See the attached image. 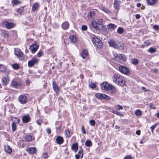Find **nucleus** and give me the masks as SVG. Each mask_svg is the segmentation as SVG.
I'll return each instance as SVG.
<instances>
[{
  "label": "nucleus",
  "instance_id": "8fccbe9b",
  "mask_svg": "<svg viewBox=\"0 0 159 159\" xmlns=\"http://www.w3.org/2000/svg\"><path fill=\"white\" fill-rule=\"evenodd\" d=\"M43 52L42 51H39L37 53V56L39 57H41L43 55Z\"/></svg>",
  "mask_w": 159,
  "mask_h": 159
},
{
  "label": "nucleus",
  "instance_id": "b1692460",
  "mask_svg": "<svg viewBox=\"0 0 159 159\" xmlns=\"http://www.w3.org/2000/svg\"><path fill=\"white\" fill-rule=\"evenodd\" d=\"M72 149L76 152L78 150V144L77 143H74L71 146Z\"/></svg>",
  "mask_w": 159,
  "mask_h": 159
},
{
  "label": "nucleus",
  "instance_id": "bf43d9fd",
  "mask_svg": "<svg viewBox=\"0 0 159 159\" xmlns=\"http://www.w3.org/2000/svg\"><path fill=\"white\" fill-rule=\"evenodd\" d=\"M115 114L119 116H122L123 115L122 113L118 111H116Z\"/></svg>",
  "mask_w": 159,
  "mask_h": 159
},
{
  "label": "nucleus",
  "instance_id": "e433bc0d",
  "mask_svg": "<svg viewBox=\"0 0 159 159\" xmlns=\"http://www.w3.org/2000/svg\"><path fill=\"white\" fill-rule=\"evenodd\" d=\"M102 10L103 11L107 14H110L111 13V12L108 9L105 7H102Z\"/></svg>",
  "mask_w": 159,
  "mask_h": 159
},
{
  "label": "nucleus",
  "instance_id": "09e8293b",
  "mask_svg": "<svg viewBox=\"0 0 159 159\" xmlns=\"http://www.w3.org/2000/svg\"><path fill=\"white\" fill-rule=\"evenodd\" d=\"M103 98H104V99H105L106 100H110V98L107 95L105 94H104L103 95Z\"/></svg>",
  "mask_w": 159,
  "mask_h": 159
},
{
  "label": "nucleus",
  "instance_id": "4468645a",
  "mask_svg": "<svg viewBox=\"0 0 159 159\" xmlns=\"http://www.w3.org/2000/svg\"><path fill=\"white\" fill-rule=\"evenodd\" d=\"M52 88L54 91L57 93L59 91V89L58 85L56 82L54 81L52 82Z\"/></svg>",
  "mask_w": 159,
  "mask_h": 159
},
{
  "label": "nucleus",
  "instance_id": "f03ea898",
  "mask_svg": "<svg viewBox=\"0 0 159 159\" xmlns=\"http://www.w3.org/2000/svg\"><path fill=\"white\" fill-rule=\"evenodd\" d=\"M92 42L97 48H101L103 47V43L102 41L97 37L93 38Z\"/></svg>",
  "mask_w": 159,
  "mask_h": 159
},
{
  "label": "nucleus",
  "instance_id": "a211bd4d",
  "mask_svg": "<svg viewBox=\"0 0 159 159\" xmlns=\"http://www.w3.org/2000/svg\"><path fill=\"white\" fill-rule=\"evenodd\" d=\"M90 27V28L92 27L96 30H98V23L95 20H93L92 21Z\"/></svg>",
  "mask_w": 159,
  "mask_h": 159
},
{
  "label": "nucleus",
  "instance_id": "680f3d73",
  "mask_svg": "<svg viewBox=\"0 0 159 159\" xmlns=\"http://www.w3.org/2000/svg\"><path fill=\"white\" fill-rule=\"evenodd\" d=\"M153 28L157 30H159V26L158 25H154L153 26Z\"/></svg>",
  "mask_w": 159,
  "mask_h": 159
},
{
  "label": "nucleus",
  "instance_id": "f704fd0d",
  "mask_svg": "<svg viewBox=\"0 0 159 159\" xmlns=\"http://www.w3.org/2000/svg\"><path fill=\"white\" fill-rule=\"evenodd\" d=\"M119 57L120 60H122L124 61L126 60L125 56L123 54H120V55L119 56Z\"/></svg>",
  "mask_w": 159,
  "mask_h": 159
},
{
  "label": "nucleus",
  "instance_id": "13d9d810",
  "mask_svg": "<svg viewBox=\"0 0 159 159\" xmlns=\"http://www.w3.org/2000/svg\"><path fill=\"white\" fill-rule=\"evenodd\" d=\"M81 129L82 133L84 134H85L86 133V132L85 131L83 125L82 126Z\"/></svg>",
  "mask_w": 159,
  "mask_h": 159
},
{
  "label": "nucleus",
  "instance_id": "79ce46f5",
  "mask_svg": "<svg viewBox=\"0 0 159 159\" xmlns=\"http://www.w3.org/2000/svg\"><path fill=\"white\" fill-rule=\"evenodd\" d=\"M12 67L15 69L17 70L19 68V66L17 64H14L12 65Z\"/></svg>",
  "mask_w": 159,
  "mask_h": 159
},
{
  "label": "nucleus",
  "instance_id": "4d7b16f0",
  "mask_svg": "<svg viewBox=\"0 0 159 159\" xmlns=\"http://www.w3.org/2000/svg\"><path fill=\"white\" fill-rule=\"evenodd\" d=\"M156 125H157V124L155 123L154 124V125H153L151 127H150L151 129V130L152 131H153L154 129L156 128Z\"/></svg>",
  "mask_w": 159,
  "mask_h": 159
},
{
  "label": "nucleus",
  "instance_id": "7ed1b4c3",
  "mask_svg": "<svg viewBox=\"0 0 159 159\" xmlns=\"http://www.w3.org/2000/svg\"><path fill=\"white\" fill-rule=\"evenodd\" d=\"M14 53L19 59L22 61L24 59V56L23 52L18 48H14Z\"/></svg>",
  "mask_w": 159,
  "mask_h": 159
},
{
  "label": "nucleus",
  "instance_id": "e2e57ef3",
  "mask_svg": "<svg viewBox=\"0 0 159 159\" xmlns=\"http://www.w3.org/2000/svg\"><path fill=\"white\" fill-rule=\"evenodd\" d=\"M46 132L48 134H50L51 133V130L49 128H48L46 129Z\"/></svg>",
  "mask_w": 159,
  "mask_h": 159
},
{
  "label": "nucleus",
  "instance_id": "4c0bfd02",
  "mask_svg": "<svg viewBox=\"0 0 159 159\" xmlns=\"http://www.w3.org/2000/svg\"><path fill=\"white\" fill-rule=\"evenodd\" d=\"M2 35L6 38H8L9 37L8 33L7 31H4L2 32Z\"/></svg>",
  "mask_w": 159,
  "mask_h": 159
},
{
  "label": "nucleus",
  "instance_id": "c03bdc74",
  "mask_svg": "<svg viewBox=\"0 0 159 159\" xmlns=\"http://www.w3.org/2000/svg\"><path fill=\"white\" fill-rule=\"evenodd\" d=\"M12 3L15 5H18L20 4V2L18 0H12Z\"/></svg>",
  "mask_w": 159,
  "mask_h": 159
},
{
  "label": "nucleus",
  "instance_id": "423d86ee",
  "mask_svg": "<svg viewBox=\"0 0 159 159\" xmlns=\"http://www.w3.org/2000/svg\"><path fill=\"white\" fill-rule=\"evenodd\" d=\"M119 70L122 73L127 75L129 73V70L127 67L123 66H120L119 67Z\"/></svg>",
  "mask_w": 159,
  "mask_h": 159
},
{
  "label": "nucleus",
  "instance_id": "c756f323",
  "mask_svg": "<svg viewBox=\"0 0 159 159\" xmlns=\"http://www.w3.org/2000/svg\"><path fill=\"white\" fill-rule=\"evenodd\" d=\"M39 6V4L38 2H35L32 6V10L33 11L36 10V9Z\"/></svg>",
  "mask_w": 159,
  "mask_h": 159
},
{
  "label": "nucleus",
  "instance_id": "f3484780",
  "mask_svg": "<svg viewBox=\"0 0 159 159\" xmlns=\"http://www.w3.org/2000/svg\"><path fill=\"white\" fill-rule=\"evenodd\" d=\"M120 1L118 0H115L114 2V7L117 10L119 8Z\"/></svg>",
  "mask_w": 159,
  "mask_h": 159
},
{
  "label": "nucleus",
  "instance_id": "dca6fc26",
  "mask_svg": "<svg viewBox=\"0 0 159 159\" xmlns=\"http://www.w3.org/2000/svg\"><path fill=\"white\" fill-rule=\"evenodd\" d=\"M2 82L3 84L6 85L8 84V82L10 81V79L7 75H6L2 78Z\"/></svg>",
  "mask_w": 159,
  "mask_h": 159
},
{
  "label": "nucleus",
  "instance_id": "69168bd1",
  "mask_svg": "<svg viewBox=\"0 0 159 159\" xmlns=\"http://www.w3.org/2000/svg\"><path fill=\"white\" fill-rule=\"evenodd\" d=\"M75 157L76 159H79L80 157H81V156L80 155L77 154L75 155Z\"/></svg>",
  "mask_w": 159,
  "mask_h": 159
},
{
  "label": "nucleus",
  "instance_id": "9b49d317",
  "mask_svg": "<svg viewBox=\"0 0 159 159\" xmlns=\"http://www.w3.org/2000/svg\"><path fill=\"white\" fill-rule=\"evenodd\" d=\"M109 86H110V85L107 82H105L101 84V87L102 90H107L109 89Z\"/></svg>",
  "mask_w": 159,
  "mask_h": 159
},
{
  "label": "nucleus",
  "instance_id": "a878e982",
  "mask_svg": "<svg viewBox=\"0 0 159 159\" xmlns=\"http://www.w3.org/2000/svg\"><path fill=\"white\" fill-rule=\"evenodd\" d=\"M25 7V6L21 7L18 8L17 10V12L20 15L23 14L25 11L24 9Z\"/></svg>",
  "mask_w": 159,
  "mask_h": 159
},
{
  "label": "nucleus",
  "instance_id": "ea45409f",
  "mask_svg": "<svg viewBox=\"0 0 159 159\" xmlns=\"http://www.w3.org/2000/svg\"><path fill=\"white\" fill-rule=\"evenodd\" d=\"M89 86L90 88L93 89L96 87V84L95 83L91 82L89 84Z\"/></svg>",
  "mask_w": 159,
  "mask_h": 159
},
{
  "label": "nucleus",
  "instance_id": "3c124183",
  "mask_svg": "<svg viewBox=\"0 0 159 159\" xmlns=\"http://www.w3.org/2000/svg\"><path fill=\"white\" fill-rule=\"evenodd\" d=\"M145 45L146 46H148L150 44V43L149 40H146L144 42Z\"/></svg>",
  "mask_w": 159,
  "mask_h": 159
},
{
  "label": "nucleus",
  "instance_id": "6e6d98bb",
  "mask_svg": "<svg viewBox=\"0 0 159 159\" xmlns=\"http://www.w3.org/2000/svg\"><path fill=\"white\" fill-rule=\"evenodd\" d=\"M82 30H86L87 29V26L85 25H83L82 26Z\"/></svg>",
  "mask_w": 159,
  "mask_h": 159
},
{
  "label": "nucleus",
  "instance_id": "6ab92c4d",
  "mask_svg": "<svg viewBox=\"0 0 159 159\" xmlns=\"http://www.w3.org/2000/svg\"><path fill=\"white\" fill-rule=\"evenodd\" d=\"M61 27L64 30H66L68 29L69 26V23L67 21L64 22L61 24Z\"/></svg>",
  "mask_w": 159,
  "mask_h": 159
},
{
  "label": "nucleus",
  "instance_id": "393cba45",
  "mask_svg": "<svg viewBox=\"0 0 159 159\" xmlns=\"http://www.w3.org/2000/svg\"><path fill=\"white\" fill-rule=\"evenodd\" d=\"M32 139V136L31 134H29L25 136V140L26 141L30 142L31 141Z\"/></svg>",
  "mask_w": 159,
  "mask_h": 159
},
{
  "label": "nucleus",
  "instance_id": "052dcab7",
  "mask_svg": "<svg viewBox=\"0 0 159 159\" xmlns=\"http://www.w3.org/2000/svg\"><path fill=\"white\" fill-rule=\"evenodd\" d=\"M112 54L115 58H117L118 57V55L116 52H113Z\"/></svg>",
  "mask_w": 159,
  "mask_h": 159
},
{
  "label": "nucleus",
  "instance_id": "603ef678",
  "mask_svg": "<svg viewBox=\"0 0 159 159\" xmlns=\"http://www.w3.org/2000/svg\"><path fill=\"white\" fill-rule=\"evenodd\" d=\"M115 107L117 109L122 110L123 109V107L122 106H120V105H117L115 106Z\"/></svg>",
  "mask_w": 159,
  "mask_h": 159
},
{
  "label": "nucleus",
  "instance_id": "ddd939ff",
  "mask_svg": "<svg viewBox=\"0 0 159 159\" xmlns=\"http://www.w3.org/2000/svg\"><path fill=\"white\" fill-rule=\"evenodd\" d=\"M108 90L110 91V92L112 94L115 93H116L117 91V89L115 87L111 84Z\"/></svg>",
  "mask_w": 159,
  "mask_h": 159
},
{
  "label": "nucleus",
  "instance_id": "4be33fe9",
  "mask_svg": "<svg viewBox=\"0 0 159 159\" xmlns=\"http://www.w3.org/2000/svg\"><path fill=\"white\" fill-rule=\"evenodd\" d=\"M30 118L29 116H25L22 119L23 122L24 123H27L30 121Z\"/></svg>",
  "mask_w": 159,
  "mask_h": 159
},
{
  "label": "nucleus",
  "instance_id": "2eb2a0df",
  "mask_svg": "<svg viewBox=\"0 0 159 159\" xmlns=\"http://www.w3.org/2000/svg\"><path fill=\"white\" fill-rule=\"evenodd\" d=\"M15 118L16 120V123L13 122L11 124L12 130L13 131H15L16 130V123H18L20 120L18 118Z\"/></svg>",
  "mask_w": 159,
  "mask_h": 159
},
{
  "label": "nucleus",
  "instance_id": "473e14b6",
  "mask_svg": "<svg viewBox=\"0 0 159 159\" xmlns=\"http://www.w3.org/2000/svg\"><path fill=\"white\" fill-rule=\"evenodd\" d=\"M131 62L134 65L137 64L139 63L138 60L136 58H133L131 60Z\"/></svg>",
  "mask_w": 159,
  "mask_h": 159
},
{
  "label": "nucleus",
  "instance_id": "a18cd8bd",
  "mask_svg": "<svg viewBox=\"0 0 159 159\" xmlns=\"http://www.w3.org/2000/svg\"><path fill=\"white\" fill-rule=\"evenodd\" d=\"M78 155H80L81 156V158H82L83 155V149H82L81 148L78 151Z\"/></svg>",
  "mask_w": 159,
  "mask_h": 159
},
{
  "label": "nucleus",
  "instance_id": "1a4fd4ad",
  "mask_svg": "<svg viewBox=\"0 0 159 159\" xmlns=\"http://www.w3.org/2000/svg\"><path fill=\"white\" fill-rule=\"evenodd\" d=\"M38 48L39 46L37 44L34 43L30 46V49L32 53H34L37 51Z\"/></svg>",
  "mask_w": 159,
  "mask_h": 159
},
{
  "label": "nucleus",
  "instance_id": "a19ab883",
  "mask_svg": "<svg viewBox=\"0 0 159 159\" xmlns=\"http://www.w3.org/2000/svg\"><path fill=\"white\" fill-rule=\"evenodd\" d=\"M6 70V67L3 65L0 64V71L2 72Z\"/></svg>",
  "mask_w": 159,
  "mask_h": 159
},
{
  "label": "nucleus",
  "instance_id": "338daca9",
  "mask_svg": "<svg viewBox=\"0 0 159 159\" xmlns=\"http://www.w3.org/2000/svg\"><path fill=\"white\" fill-rule=\"evenodd\" d=\"M140 133H141V131L139 130L137 131L136 132V134L138 135H140Z\"/></svg>",
  "mask_w": 159,
  "mask_h": 159
},
{
  "label": "nucleus",
  "instance_id": "774afa93",
  "mask_svg": "<svg viewBox=\"0 0 159 159\" xmlns=\"http://www.w3.org/2000/svg\"><path fill=\"white\" fill-rule=\"evenodd\" d=\"M124 159H131V157L129 156H127Z\"/></svg>",
  "mask_w": 159,
  "mask_h": 159
},
{
  "label": "nucleus",
  "instance_id": "20e7f679",
  "mask_svg": "<svg viewBox=\"0 0 159 159\" xmlns=\"http://www.w3.org/2000/svg\"><path fill=\"white\" fill-rule=\"evenodd\" d=\"M108 43L110 47H112L114 48H118L120 49V47L123 49L124 47V44L122 43H116L113 40H111L108 41Z\"/></svg>",
  "mask_w": 159,
  "mask_h": 159
},
{
  "label": "nucleus",
  "instance_id": "c9c22d12",
  "mask_svg": "<svg viewBox=\"0 0 159 159\" xmlns=\"http://www.w3.org/2000/svg\"><path fill=\"white\" fill-rule=\"evenodd\" d=\"M117 31L119 34H122L124 31V29L121 27H119L117 29Z\"/></svg>",
  "mask_w": 159,
  "mask_h": 159
},
{
  "label": "nucleus",
  "instance_id": "bb28decb",
  "mask_svg": "<svg viewBox=\"0 0 159 159\" xmlns=\"http://www.w3.org/2000/svg\"><path fill=\"white\" fill-rule=\"evenodd\" d=\"M88 55V51L86 50H84L82 52V57L84 58H85Z\"/></svg>",
  "mask_w": 159,
  "mask_h": 159
},
{
  "label": "nucleus",
  "instance_id": "49530a36",
  "mask_svg": "<svg viewBox=\"0 0 159 159\" xmlns=\"http://www.w3.org/2000/svg\"><path fill=\"white\" fill-rule=\"evenodd\" d=\"M149 52L153 53H155L156 51V50L153 48H150L148 49Z\"/></svg>",
  "mask_w": 159,
  "mask_h": 159
},
{
  "label": "nucleus",
  "instance_id": "7c9ffc66",
  "mask_svg": "<svg viewBox=\"0 0 159 159\" xmlns=\"http://www.w3.org/2000/svg\"><path fill=\"white\" fill-rule=\"evenodd\" d=\"M135 114L137 116H140L142 114V111L140 110H137L135 112Z\"/></svg>",
  "mask_w": 159,
  "mask_h": 159
},
{
  "label": "nucleus",
  "instance_id": "cd10ccee",
  "mask_svg": "<svg viewBox=\"0 0 159 159\" xmlns=\"http://www.w3.org/2000/svg\"><path fill=\"white\" fill-rule=\"evenodd\" d=\"M95 13L94 11H91L89 12L88 15V17L89 18H94L95 17Z\"/></svg>",
  "mask_w": 159,
  "mask_h": 159
},
{
  "label": "nucleus",
  "instance_id": "412c9836",
  "mask_svg": "<svg viewBox=\"0 0 159 159\" xmlns=\"http://www.w3.org/2000/svg\"><path fill=\"white\" fill-rule=\"evenodd\" d=\"M56 143L59 144L62 143L63 142V139L62 137L59 136L56 139Z\"/></svg>",
  "mask_w": 159,
  "mask_h": 159
},
{
  "label": "nucleus",
  "instance_id": "5701e85b",
  "mask_svg": "<svg viewBox=\"0 0 159 159\" xmlns=\"http://www.w3.org/2000/svg\"><path fill=\"white\" fill-rule=\"evenodd\" d=\"M4 150L7 153L10 154L12 152V149L8 145H5Z\"/></svg>",
  "mask_w": 159,
  "mask_h": 159
},
{
  "label": "nucleus",
  "instance_id": "37998d69",
  "mask_svg": "<svg viewBox=\"0 0 159 159\" xmlns=\"http://www.w3.org/2000/svg\"><path fill=\"white\" fill-rule=\"evenodd\" d=\"M115 25L114 24H109L108 25V28L109 29L112 30L113 29Z\"/></svg>",
  "mask_w": 159,
  "mask_h": 159
},
{
  "label": "nucleus",
  "instance_id": "0e129e2a",
  "mask_svg": "<svg viewBox=\"0 0 159 159\" xmlns=\"http://www.w3.org/2000/svg\"><path fill=\"white\" fill-rule=\"evenodd\" d=\"M12 32L13 33V35L15 36V37H16V36H17V34L16 32V31L14 30V31H12Z\"/></svg>",
  "mask_w": 159,
  "mask_h": 159
},
{
  "label": "nucleus",
  "instance_id": "de8ad7c7",
  "mask_svg": "<svg viewBox=\"0 0 159 159\" xmlns=\"http://www.w3.org/2000/svg\"><path fill=\"white\" fill-rule=\"evenodd\" d=\"M89 123L90 125L92 126H94L95 125V121L93 120H90Z\"/></svg>",
  "mask_w": 159,
  "mask_h": 159
},
{
  "label": "nucleus",
  "instance_id": "2f4dec72",
  "mask_svg": "<svg viewBox=\"0 0 159 159\" xmlns=\"http://www.w3.org/2000/svg\"><path fill=\"white\" fill-rule=\"evenodd\" d=\"M85 145L88 147H90L92 146V143L90 140H87L85 143Z\"/></svg>",
  "mask_w": 159,
  "mask_h": 159
},
{
  "label": "nucleus",
  "instance_id": "39448f33",
  "mask_svg": "<svg viewBox=\"0 0 159 159\" xmlns=\"http://www.w3.org/2000/svg\"><path fill=\"white\" fill-rule=\"evenodd\" d=\"M28 98L25 95H20L18 98V100L19 102L22 104H26L27 102Z\"/></svg>",
  "mask_w": 159,
  "mask_h": 159
},
{
  "label": "nucleus",
  "instance_id": "6e6552de",
  "mask_svg": "<svg viewBox=\"0 0 159 159\" xmlns=\"http://www.w3.org/2000/svg\"><path fill=\"white\" fill-rule=\"evenodd\" d=\"M21 84L20 82L15 80H12L11 83V86L15 88H19L21 86Z\"/></svg>",
  "mask_w": 159,
  "mask_h": 159
},
{
  "label": "nucleus",
  "instance_id": "aec40b11",
  "mask_svg": "<svg viewBox=\"0 0 159 159\" xmlns=\"http://www.w3.org/2000/svg\"><path fill=\"white\" fill-rule=\"evenodd\" d=\"M157 1L158 0H146L148 4L151 6L155 5L157 3Z\"/></svg>",
  "mask_w": 159,
  "mask_h": 159
},
{
  "label": "nucleus",
  "instance_id": "f257e3e1",
  "mask_svg": "<svg viewBox=\"0 0 159 159\" xmlns=\"http://www.w3.org/2000/svg\"><path fill=\"white\" fill-rule=\"evenodd\" d=\"M113 81L116 84L123 86L125 83L124 77L117 74H115L112 76Z\"/></svg>",
  "mask_w": 159,
  "mask_h": 159
},
{
  "label": "nucleus",
  "instance_id": "9d476101",
  "mask_svg": "<svg viewBox=\"0 0 159 159\" xmlns=\"http://www.w3.org/2000/svg\"><path fill=\"white\" fill-rule=\"evenodd\" d=\"M3 24L5 25L6 27L8 29H11L15 26V25L14 23H9L7 21H3Z\"/></svg>",
  "mask_w": 159,
  "mask_h": 159
},
{
  "label": "nucleus",
  "instance_id": "f8f14e48",
  "mask_svg": "<svg viewBox=\"0 0 159 159\" xmlns=\"http://www.w3.org/2000/svg\"><path fill=\"white\" fill-rule=\"evenodd\" d=\"M26 151L30 154H34L36 152L35 147H29L26 149Z\"/></svg>",
  "mask_w": 159,
  "mask_h": 159
},
{
  "label": "nucleus",
  "instance_id": "864d4df0",
  "mask_svg": "<svg viewBox=\"0 0 159 159\" xmlns=\"http://www.w3.org/2000/svg\"><path fill=\"white\" fill-rule=\"evenodd\" d=\"M42 156L45 159H47L48 158V154L46 152L43 153V154Z\"/></svg>",
  "mask_w": 159,
  "mask_h": 159
},
{
  "label": "nucleus",
  "instance_id": "5fc2aeb1",
  "mask_svg": "<svg viewBox=\"0 0 159 159\" xmlns=\"http://www.w3.org/2000/svg\"><path fill=\"white\" fill-rule=\"evenodd\" d=\"M103 20L102 19L98 20V24L100 25H102L103 24Z\"/></svg>",
  "mask_w": 159,
  "mask_h": 159
},
{
  "label": "nucleus",
  "instance_id": "72a5a7b5",
  "mask_svg": "<svg viewBox=\"0 0 159 159\" xmlns=\"http://www.w3.org/2000/svg\"><path fill=\"white\" fill-rule=\"evenodd\" d=\"M104 94L102 93H96L95 94V97L96 98H98L100 99H102L103 98V95Z\"/></svg>",
  "mask_w": 159,
  "mask_h": 159
},
{
  "label": "nucleus",
  "instance_id": "c85d7f7f",
  "mask_svg": "<svg viewBox=\"0 0 159 159\" xmlns=\"http://www.w3.org/2000/svg\"><path fill=\"white\" fill-rule=\"evenodd\" d=\"M69 38L71 42L74 43L76 41V38L75 35H70V36Z\"/></svg>",
  "mask_w": 159,
  "mask_h": 159
},
{
  "label": "nucleus",
  "instance_id": "0eeeda50",
  "mask_svg": "<svg viewBox=\"0 0 159 159\" xmlns=\"http://www.w3.org/2000/svg\"><path fill=\"white\" fill-rule=\"evenodd\" d=\"M38 61V59L35 57H33L28 62V66L29 67H31L33 66L34 64L37 63Z\"/></svg>",
  "mask_w": 159,
  "mask_h": 159
},
{
  "label": "nucleus",
  "instance_id": "58836bf2",
  "mask_svg": "<svg viewBox=\"0 0 159 159\" xmlns=\"http://www.w3.org/2000/svg\"><path fill=\"white\" fill-rule=\"evenodd\" d=\"M65 134L66 137H69L70 136V132L68 129L66 130L65 131Z\"/></svg>",
  "mask_w": 159,
  "mask_h": 159
}]
</instances>
